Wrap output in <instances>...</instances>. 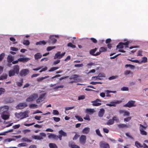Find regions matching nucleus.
<instances>
[{"mask_svg": "<svg viewBox=\"0 0 148 148\" xmlns=\"http://www.w3.org/2000/svg\"><path fill=\"white\" fill-rule=\"evenodd\" d=\"M29 112V110H26L23 112L16 113L15 115V116L18 119H22L29 116L28 114Z\"/></svg>", "mask_w": 148, "mask_h": 148, "instance_id": "f257e3e1", "label": "nucleus"}, {"mask_svg": "<svg viewBox=\"0 0 148 148\" xmlns=\"http://www.w3.org/2000/svg\"><path fill=\"white\" fill-rule=\"evenodd\" d=\"M145 125H143L141 124H139V130L140 134L143 135H146L147 133L144 130L147 127V125L146 123L144 124Z\"/></svg>", "mask_w": 148, "mask_h": 148, "instance_id": "f03ea898", "label": "nucleus"}, {"mask_svg": "<svg viewBox=\"0 0 148 148\" xmlns=\"http://www.w3.org/2000/svg\"><path fill=\"white\" fill-rule=\"evenodd\" d=\"M38 97V95L37 93H33L26 99V101L27 102L33 101Z\"/></svg>", "mask_w": 148, "mask_h": 148, "instance_id": "7ed1b4c3", "label": "nucleus"}, {"mask_svg": "<svg viewBox=\"0 0 148 148\" xmlns=\"http://www.w3.org/2000/svg\"><path fill=\"white\" fill-rule=\"evenodd\" d=\"M9 108V107L7 106L1 107H0V114H2L7 113Z\"/></svg>", "mask_w": 148, "mask_h": 148, "instance_id": "20e7f679", "label": "nucleus"}, {"mask_svg": "<svg viewBox=\"0 0 148 148\" xmlns=\"http://www.w3.org/2000/svg\"><path fill=\"white\" fill-rule=\"evenodd\" d=\"M58 35H51L49 37L50 40H49V42H51L52 44H54L57 41V39L55 38L56 37H58Z\"/></svg>", "mask_w": 148, "mask_h": 148, "instance_id": "39448f33", "label": "nucleus"}, {"mask_svg": "<svg viewBox=\"0 0 148 148\" xmlns=\"http://www.w3.org/2000/svg\"><path fill=\"white\" fill-rule=\"evenodd\" d=\"M65 53H66L64 52L62 53H61L60 51H58L55 54L54 57V59H56V58L60 59L64 56Z\"/></svg>", "mask_w": 148, "mask_h": 148, "instance_id": "423d86ee", "label": "nucleus"}, {"mask_svg": "<svg viewBox=\"0 0 148 148\" xmlns=\"http://www.w3.org/2000/svg\"><path fill=\"white\" fill-rule=\"evenodd\" d=\"M86 136L82 135L79 138V141L80 143L82 145H84L86 142Z\"/></svg>", "mask_w": 148, "mask_h": 148, "instance_id": "0eeeda50", "label": "nucleus"}, {"mask_svg": "<svg viewBox=\"0 0 148 148\" xmlns=\"http://www.w3.org/2000/svg\"><path fill=\"white\" fill-rule=\"evenodd\" d=\"M46 94V93H44L40 95L39 98L36 100V103H40V102L43 101L45 99L44 97Z\"/></svg>", "mask_w": 148, "mask_h": 148, "instance_id": "6e6552de", "label": "nucleus"}, {"mask_svg": "<svg viewBox=\"0 0 148 148\" xmlns=\"http://www.w3.org/2000/svg\"><path fill=\"white\" fill-rule=\"evenodd\" d=\"M27 106V104L25 102L20 103L16 106V108L18 109H22Z\"/></svg>", "mask_w": 148, "mask_h": 148, "instance_id": "1a4fd4ad", "label": "nucleus"}, {"mask_svg": "<svg viewBox=\"0 0 148 148\" xmlns=\"http://www.w3.org/2000/svg\"><path fill=\"white\" fill-rule=\"evenodd\" d=\"M119 112L123 116H129L130 115V113L128 111L123 110H120Z\"/></svg>", "mask_w": 148, "mask_h": 148, "instance_id": "9d476101", "label": "nucleus"}, {"mask_svg": "<svg viewBox=\"0 0 148 148\" xmlns=\"http://www.w3.org/2000/svg\"><path fill=\"white\" fill-rule=\"evenodd\" d=\"M101 100L99 99H97L96 100L91 101V103H92V105L95 106H98L101 104Z\"/></svg>", "mask_w": 148, "mask_h": 148, "instance_id": "9b49d317", "label": "nucleus"}, {"mask_svg": "<svg viewBox=\"0 0 148 148\" xmlns=\"http://www.w3.org/2000/svg\"><path fill=\"white\" fill-rule=\"evenodd\" d=\"M29 73V71L27 69H24L21 70L20 73L21 76H25Z\"/></svg>", "mask_w": 148, "mask_h": 148, "instance_id": "f8f14e48", "label": "nucleus"}, {"mask_svg": "<svg viewBox=\"0 0 148 148\" xmlns=\"http://www.w3.org/2000/svg\"><path fill=\"white\" fill-rule=\"evenodd\" d=\"M95 112L94 109L92 108H86L85 110V112L86 113L91 115Z\"/></svg>", "mask_w": 148, "mask_h": 148, "instance_id": "ddd939ff", "label": "nucleus"}, {"mask_svg": "<svg viewBox=\"0 0 148 148\" xmlns=\"http://www.w3.org/2000/svg\"><path fill=\"white\" fill-rule=\"evenodd\" d=\"M100 145L102 147V148H109V145L108 144L104 142H101L100 143Z\"/></svg>", "mask_w": 148, "mask_h": 148, "instance_id": "4468645a", "label": "nucleus"}, {"mask_svg": "<svg viewBox=\"0 0 148 148\" xmlns=\"http://www.w3.org/2000/svg\"><path fill=\"white\" fill-rule=\"evenodd\" d=\"M19 66L18 65H15L13 66V70H14L15 73L18 74L19 71Z\"/></svg>", "mask_w": 148, "mask_h": 148, "instance_id": "2eb2a0df", "label": "nucleus"}, {"mask_svg": "<svg viewBox=\"0 0 148 148\" xmlns=\"http://www.w3.org/2000/svg\"><path fill=\"white\" fill-rule=\"evenodd\" d=\"M122 101L121 100H114L110 102L112 106L115 107L116 104H119L121 103Z\"/></svg>", "mask_w": 148, "mask_h": 148, "instance_id": "dca6fc26", "label": "nucleus"}, {"mask_svg": "<svg viewBox=\"0 0 148 148\" xmlns=\"http://www.w3.org/2000/svg\"><path fill=\"white\" fill-rule=\"evenodd\" d=\"M6 114H1V117L4 120H6L9 118L10 115L8 113H6Z\"/></svg>", "mask_w": 148, "mask_h": 148, "instance_id": "f3484780", "label": "nucleus"}, {"mask_svg": "<svg viewBox=\"0 0 148 148\" xmlns=\"http://www.w3.org/2000/svg\"><path fill=\"white\" fill-rule=\"evenodd\" d=\"M14 60V56H12L11 55L8 56L7 58V62L9 63H10L12 62Z\"/></svg>", "mask_w": 148, "mask_h": 148, "instance_id": "a211bd4d", "label": "nucleus"}, {"mask_svg": "<svg viewBox=\"0 0 148 148\" xmlns=\"http://www.w3.org/2000/svg\"><path fill=\"white\" fill-rule=\"evenodd\" d=\"M135 103V101H130L126 104V106L130 108L133 106L134 104Z\"/></svg>", "mask_w": 148, "mask_h": 148, "instance_id": "6ab92c4d", "label": "nucleus"}, {"mask_svg": "<svg viewBox=\"0 0 148 148\" xmlns=\"http://www.w3.org/2000/svg\"><path fill=\"white\" fill-rule=\"evenodd\" d=\"M90 128L89 127H85L82 130V132L83 134H88L90 132Z\"/></svg>", "mask_w": 148, "mask_h": 148, "instance_id": "aec40b11", "label": "nucleus"}, {"mask_svg": "<svg viewBox=\"0 0 148 148\" xmlns=\"http://www.w3.org/2000/svg\"><path fill=\"white\" fill-rule=\"evenodd\" d=\"M29 58L27 57L20 58H18L19 61L22 62H26L29 60Z\"/></svg>", "mask_w": 148, "mask_h": 148, "instance_id": "412c9836", "label": "nucleus"}, {"mask_svg": "<svg viewBox=\"0 0 148 148\" xmlns=\"http://www.w3.org/2000/svg\"><path fill=\"white\" fill-rule=\"evenodd\" d=\"M105 112L104 110L103 109H101L98 113V116L100 117H102Z\"/></svg>", "mask_w": 148, "mask_h": 148, "instance_id": "4be33fe9", "label": "nucleus"}, {"mask_svg": "<svg viewBox=\"0 0 148 148\" xmlns=\"http://www.w3.org/2000/svg\"><path fill=\"white\" fill-rule=\"evenodd\" d=\"M48 137L49 138H53L54 139H57L58 136H56L55 134H50L48 136Z\"/></svg>", "mask_w": 148, "mask_h": 148, "instance_id": "5701e85b", "label": "nucleus"}, {"mask_svg": "<svg viewBox=\"0 0 148 148\" xmlns=\"http://www.w3.org/2000/svg\"><path fill=\"white\" fill-rule=\"evenodd\" d=\"M70 147H71L72 148H79V147L73 143H70L69 144Z\"/></svg>", "mask_w": 148, "mask_h": 148, "instance_id": "b1692460", "label": "nucleus"}, {"mask_svg": "<svg viewBox=\"0 0 148 148\" xmlns=\"http://www.w3.org/2000/svg\"><path fill=\"white\" fill-rule=\"evenodd\" d=\"M59 133L60 135L62 136H67L66 133L64 132L62 130L59 131Z\"/></svg>", "mask_w": 148, "mask_h": 148, "instance_id": "393cba45", "label": "nucleus"}, {"mask_svg": "<svg viewBox=\"0 0 148 148\" xmlns=\"http://www.w3.org/2000/svg\"><path fill=\"white\" fill-rule=\"evenodd\" d=\"M42 55L40 53H37L34 55V57L37 60L40 58L42 57Z\"/></svg>", "mask_w": 148, "mask_h": 148, "instance_id": "a878e982", "label": "nucleus"}, {"mask_svg": "<svg viewBox=\"0 0 148 148\" xmlns=\"http://www.w3.org/2000/svg\"><path fill=\"white\" fill-rule=\"evenodd\" d=\"M15 73L12 69L11 70L9 71L8 74L9 77L14 76Z\"/></svg>", "mask_w": 148, "mask_h": 148, "instance_id": "bb28decb", "label": "nucleus"}, {"mask_svg": "<svg viewBox=\"0 0 148 148\" xmlns=\"http://www.w3.org/2000/svg\"><path fill=\"white\" fill-rule=\"evenodd\" d=\"M49 76H45L44 77H39L37 78V80L38 82H40L42 80L44 79L47 78H48L49 77Z\"/></svg>", "mask_w": 148, "mask_h": 148, "instance_id": "cd10ccee", "label": "nucleus"}, {"mask_svg": "<svg viewBox=\"0 0 148 148\" xmlns=\"http://www.w3.org/2000/svg\"><path fill=\"white\" fill-rule=\"evenodd\" d=\"M125 67L126 68L129 67L132 69H134L135 68V67L134 65L130 64H126L125 65Z\"/></svg>", "mask_w": 148, "mask_h": 148, "instance_id": "c85d7f7f", "label": "nucleus"}, {"mask_svg": "<svg viewBox=\"0 0 148 148\" xmlns=\"http://www.w3.org/2000/svg\"><path fill=\"white\" fill-rule=\"evenodd\" d=\"M135 145L137 148L143 147V145L138 141H136L135 142Z\"/></svg>", "mask_w": 148, "mask_h": 148, "instance_id": "c756f323", "label": "nucleus"}, {"mask_svg": "<svg viewBox=\"0 0 148 148\" xmlns=\"http://www.w3.org/2000/svg\"><path fill=\"white\" fill-rule=\"evenodd\" d=\"M7 75L6 74H3L0 77V80H3L7 78Z\"/></svg>", "mask_w": 148, "mask_h": 148, "instance_id": "7c9ffc66", "label": "nucleus"}, {"mask_svg": "<svg viewBox=\"0 0 148 148\" xmlns=\"http://www.w3.org/2000/svg\"><path fill=\"white\" fill-rule=\"evenodd\" d=\"M50 148H58L56 145L54 143H50L49 144Z\"/></svg>", "mask_w": 148, "mask_h": 148, "instance_id": "2f4dec72", "label": "nucleus"}, {"mask_svg": "<svg viewBox=\"0 0 148 148\" xmlns=\"http://www.w3.org/2000/svg\"><path fill=\"white\" fill-rule=\"evenodd\" d=\"M23 44L26 46H28L30 44V42L29 40H24L23 42Z\"/></svg>", "mask_w": 148, "mask_h": 148, "instance_id": "473e14b6", "label": "nucleus"}, {"mask_svg": "<svg viewBox=\"0 0 148 148\" xmlns=\"http://www.w3.org/2000/svg\"><path fill=\"white\" fill-rule=\"evenodd\" d=\"M37 105L35 104H31L29 105V107L31 108H37Z\"/></svg>", "mask_w": 148, "mask_h": 148, "instance_id": "72a5a7b5", "label": "nucleus"}, {"mask_svg": "<svg viewBox=\"0 0 148 148\" xmlns=\"http://www.w3.org/2000/svg\"><path fill=\"white\" fill-rule=\"evenodd\" d=\"M118 126L119 128H123L127 127V125L124 124H120L117 125Z\"/></svg>", "mask_w": 148, "mask_h": 148, "instance_id": "f704fd0d", "label": "nucleus"}, {"mask_svg": "<svg viewBox=\"0 0 148 148\" xmlns=\"http://www.w3.org/2000/svg\"><path fill=\"white\" fill-rule=\"evenodd\" d=\"M117 47L119 49L123 48V43L121 42H120L117 46Z\"/></svg>", "mask_w": 148, "mask_h": 148, "instance_id": "c9c22d12", "label": "nucleus"}, {"mask_svg": "<svg viewBox=\"0 0 148 148\" xmlns=\"http://www.w3.org/2000/svg\"><path fill=\"white\" fill-rule=\"evenodd\" d=\"M95 132H96V133L97 135H98V136H99L101 137H102V136L100 132V131L99 129H97L96 130Z\"/></svg>", "mask_w": 148, "mask_h": 148, "instance_id": "e433bc0d", "label": "nucleus"}, {"mask_svg": "<svg viewBox=\"0 0 148 148\" xmlns=\"http://www.w3.org/2000/svg\"><path fill=\"white\" fill-rule=\"evenodd\" d=\"M114 123V121L112 119H109L107 123V124L109 125L113 124Z\"/></svg>", "mask_w": 148, "mask_h": 148, "instance_id": "4c0bfd02", "label": "nucleus"}, {"mask_svg": "<svg viewBox=\"0 0 148 148\" xmlns=\"http://www.w3.org/2000/svg\"><path fill=\"white\" fill-rule=\"evenodd\" d=\"M5 92V89L2 88H0V95L4 94Z\"/></svg>", "mask_w": 148, "mask_h": 148, "instance_id": "58836bf2", "label": "nucleus"}, {"mask_svg": "<svg viewBox=\"0 0 148 148\" xmlns=\"http://www.w3.org/2000/svg\"><path fill=\"white\" fill-rule=\"evenodd\" d=\"M22 140L24 142H31L32 141V140H30L26 138H22Z\"/></svg>", "mask_w": 148, "mask_h": 148, "instance_id": "ea45409f", "label": "nucleus"}, {"mask_svg": "<svg viewBox=\"0 0 148 148\" xmlns=\"http://www.w3.org/2000/svg\"><path fill=\"white\" fill-rule=\"evenodd\" d=\"M27 146V145L26 143H21L18 144L17 145V147H21L26 146Z\"/></svg>", "mask_w": 148, "mask_h": 148, "instance_id": "a19ab883", "label": "nucleus"}, {"mask_svg": "<svg viewBox=\"0 0 148 148\" xmlns=\"http://www.w3.org/2000/svg\"><path fill=\"white\" fill-rule=\"evenodd\" d=\"M5 56V54L4 53H2L0 55V61H1L3 59Z\"/></svg>", "mask_w": 148, "mask_h": 148, "instance_id": "79ce46f5", "label": "nucleus"}, {"mask_svg": "<svg viewBox=\"0 0 148 148\" xmlns=\"http://www.w3.org/2000/svg\"><path fill=\"white\" fill-rule=\"evenodd\" d=\"M127 60L131 61L133 62H134L135 63H140V62L138 60H132V59H127Z\"/></svg>", "mask_w": 148, "mask_h": 148, "instance_id": "37998d69", "label": "nucleus"}, {"mask_svg": "<svg viewBox=\"0 0 148 148\" xmlns=\"http://www.w3.org/2000/svg\"><path fill=\"white\" fill-rule=\"evenodd\" d=\"M130 74H132L133 73L131 72L129 70H126L124 72V74L125 75H127Z\"/></svg>", "mask_w": 148, "mask_h": 148, "instance_id": "c03bdc74", "label": "nucleus"}, {"mask_svg": "<svg viewBox=\"0 0 148 148\" xmlns=\"http://www.w3.org/2000/svg\"><path fill=\"white\" fill-rule=\"evenodd\" d=\"M67 46L69 47H70L72 48H75L76 47L75 45H73L71 42L68 43L67 44Z\"/></svg>", "mask_w": 148, "mask_h": 148, "instance_id": "a18cd8bd", "label": "nucleus"}, {"mask_svg": "<svg viewBox=\"0 0 148 148\" xmlns=\"http://www.w3.org/2000/svg\"><path fill=\"white\" fill-rule=\"evenodd\" d=\"M147 59L146 57H143L142 58V60L141 61V62L145 63L147 62Z\"/></svg>", "mask_w": 148, "mask_h": 148, "instance_id": "49530a36", "label": "nucleus"}, {"mask_svg": "<svg viewBox=\"0 0 148 148\" xmlns=\"http://www.w3.org/2000/svg\"><path fill=\"white\" fill-rule=\"evenodd\" d=\"M75 118L77 119L79 121H83V119L81 117L78 116H75Z\"/></svg>", "mask_w": 148, "mask_h": 148, "instance_id": "de8ad7c7", "label": "nucleus"}, {"mask_svg": "<svg viewBox=\"0 0 148 148\" xmlns=\"http://www.w3.org/2000/svg\"><path fill=\"white\" fill-rule=\"evenodd\" d=\"M59 69L58 67H53L51 68V69L49 71V72H52L54 71Z\"/></svg>", "mask_w": 148, "mask_h": 148, "instance_id": "09e8293b", "label": "nucleus"}, {"mask_svg": "<svg viewBox=\"0 0 148 148\" xmlns=\"http://www.w3.org/2000/svg\"><path fill=\"white\" fill-rule=\"evenodd\" d=\"M55 46L48 47L47 48V51H49L55 48Z\"/></svg>", "mask_w": 148, "mask_h": 148, "instance_id": "8fccbe9b", "label": "nucleus"}, {"mask_svg": "<svg viewBox=\"0 0 148 148\" xmlns=\"http://www.w3.org/2000/svg\"><path fill=\"white\" fill-rule=\"evenodd\" d=\"M131 118L132 117L131 116L127 117L124 118V121L125 122H128L131 119Z\"/></svg>", "mask_w": 148, "mask_h": 148, "instance_id": "3c124183", "label": "nucleus"}, {"mask_svg": "<svg viewBox=\"0 0 148 148\" xmlns=\"http://www.w3.org/2000/svg\"><path fill=\"white\" fill-rule=\"evenodd\" d=\"M106 51V48L103 47H101L99 49V51L100 52H105Z\"/></svg>", "mask_w": 148, "mask_h": 148, "instance_id": "603ef678", "label": "nucleus"}, {"mask_svg": "<svg viewBox=\"0 0 148 148\" xmlns=\"http://www.w3.org/2000/svg\"><path fill=\"white\" fill-rule=\"evenodd\" d=\"M97 50V48H95L94 49L91 50L90 51V53L92 55Z\"/></svg>", "mask_w": 148, "mask_h": 148, "instance_id": "864d4df0", "label": "nucleus"}, {"mask_svg": "<svg viewBox=\"0 0 148 148\" xmlns=\"http://www.w3.org/2000/svg\"><path fill=\"white\" fill-rule=\"evenodd\" d=\"M53 118L54 121L56 122H58L60 120V119L59 117H53Z\"/></svg>", "mask_w": 148, "mask_h": 148, "instance_id": "5fc2aeb1", "label": "nucleus"}, {"mask_svg": "<svg viewBox=\"0 0 148 148\" xmlns=\"http://www.w3.org/2000/svg\"><path fill=\"white\" fill-rule=\"evenodd\" d=\"M118 77L117 76H112L110 77L109 78V79L110 80H112L116 79Z\"/></svg>", "mask_w": 148, "mask_h": 148, "instance_id": "6e6d98bb", "label": "nucleus"}, {"mask_svg": "<svg viewBox=\"0 0 148 148\" xmlns=\"http://www.w3.org/2000/svg\"><path fill=\"white\" fill-rule=\"evenodd\" d=\"M53 114L54 115H58L59 114V112L57 110H53Z\"/></svg>", "mask_w": 148, "mask_h": 148, "instance_id": "4d7b16f0", "label": "nucleus"}, {"mask_svg": "<svg viewBox=\"0 0 148 148\" xmlns=\"http://www.w3.org/2000/svg\"><path fill=\"white\" fill-rule=\"evenodd\" d=\"M83 64H76L75 65V67H82L83 66Z\"/></svg>", "mask_w": 148, "mask_h": 148, "instance_id": "13d9d810", "label": "nucleus"}, {"mask_svg": "<svg viewBox=\"0 0 148 148\" xmlns=\"http://www.w3.org/2000/svg\"><path fill=\"white\" fill-rule=\"evenodd\" d=\"M84 119L85 120L89 121L90 120V119L89 118V116L88 114H86V116L84 118Z\"/></svg>", "mask_w": 148, "mask_h": 148, "instance_id": "bf43d9fd", "label": "nucleus"}, {"mask_svg": "<svg viewBox=\"0 0 148 148\" xmlns=\"http://www.w3.org/2000/svg\"><path fill=\"white\" fill-rule=\"evenodd\" d=\"M40 135L39 136H41L42 138H43V137H45L46 136V134L44 132L40 133Z\"/></svg>", "mask_w": 148, "mask_h": 148, "instance_id": "052dcab7", "label": "nucleus"}, {"mask_svg": "<svg viewBox=\"0 0 148 148\" xmlns=\"http://www.w3.org/2000/svg\"><path fill=\"white\" fill-rule=\"evenodd\" d=\"M112 119L113 121H115L117 123H118L119 122V119L117 118V117H116L114 116L113 117Z\"/></svg>", "mask_w": 148, "mask_h": 148, "instance_id": "680f3d73", "label": "nucleus"}, {"mask_svg": "<svg viewBox=\"0 0 148 148\" xmlns=\"http://www.w3.org/2000/svg\"><path fill=\"white\" fill-rule=\"evenodd\" d=\"M121 90L122 91H128V87H123L121 88Z\"/></svg>", "mask_w": 148, "mask_h": 148, "instance_id": "e2e57ef3", "label": "nucleus"}, {"mask_svg": "<svg viewBox=\"0 0 148 148\" xmlns=\"http://www.w3.org/2000/svg\"><path fill=\"white\" fill-rule=\"evenodd\" d=\"M90 40L94 43H96L97 42V41L96 40V39L93 38H90Z\"/></svg>", "mask_w": 148, "mask_h": 148, "instance_id": "0e129e2a", "label": "nucleus"}, {"mask_svg": "<svg viewBox=\"0 0 148 148\" xmlns=\"http://www.w3.org/2000/svg\"><path fill=\"white\" fill-rule=\"evenodd\" d=\"M10 49L11 50L14 51H18V49L17 48L13 47H11Z\"/></svg>", "mask_w": 148, "mask_h": 148, "instance_id": "69168bd1", "label": "nucleus"}, {"mask_svg": "<svg viewBox=\"0 0 148 148\" xmlns=\"http://www.w3.org/2000/svg\"><path fill=\"white\" fill-rule=\"evenodd\" d=\"M98 76H99V77H106L105 75L104 74L101 73H99Z\"/></svg>", "mask_w": 148, "mask_h": 148, "instance_id": "338daca9", "label": "nucleus"}, {"mask_svg": "<svg viewBox=\"0 0 148 148\" xmlns=\"http://www.w3.org/2000/svg\"><path fill=\"white\" fill-rule=\"evenodd\" d=\"M16 84L19 86H21L23 85V81L22 80L21 82H18Z\"/></svg>", "mask_w": 148, "mask_h": 148, "instance_id": "774afa93", "label": "nucleus"}]
</instances>
